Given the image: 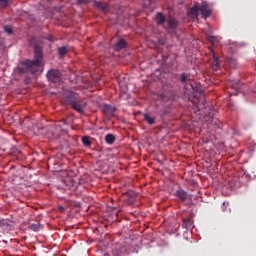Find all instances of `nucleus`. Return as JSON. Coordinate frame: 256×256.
Masks as SVG:
<instances>
[{
	"mask_svg": "<svg viewBox=\"0 0 256 256\" xmlns=\"http://www.w3.org/2000/svg\"><path fill=\"white\" fill-rule=\"evenodd\" d=\"M58 53H59V55H61V57H63V55H65L67 53V47H60L58 49Z\"/></svg>",
	"mask_w": 256,
	"mask_h": 256,
	"instance_id": "nucleus-17",
	"label": "nucleus"
},
{
	"mask_svg": "<svg viewBox=\"0 0 256 256\" xmlns=\"http://www.w3.org/2000/svg\"><path fill=\"white\" fill-rule=\"evenodd\" d=\"M176 196L181 201H185L187 199V193L183 190L176 191Z\"/></svg>",
	"mask_w": 256,
	"mask_h": 256,
	"instance_id": "nucleus-11",
	"label": "nucleus"
},
{
	"mask_svg": "<svg viewBox=\"0 0 256 256\" xmlns=\"http://www.w3.org/2000/svg\"><path fill=\"white\" fill-rule=\"evenodd\" d=\"M29 229H31V231H41V229H43V225H41V223L37 222V223H30L28 225Z\"/></svg>",
	"mask_w": 256,
	"mask_h": 256,
	"instance_id": "nucleus-9",
	"label": "nucleus"
},
{
	"mask_svg": "<svg viewBox=\"0 0 256 256\" xmlns=\"http://www.w3.org/2000/svg\"><path fill=\"white\" fill-rule=\"evenodd\" d=\"M4 31L8 33V35H11V33H13V29L11 28V26H4Z\"/></svg>",
	"mask_w": 256,
	"mask_h": 256,
	"instance_id": "nucleus-20",
	"label": "nucleus"
},
{
	"mask_svg": "<svg viewBox=\"0 0 256 256\" xmlns=\"http://www.w3.org/2000/svg\"><path fill=\"white\" fill-rule=\"evenodd\" d=\"M127 46V42L123 39H119L118 42L114 45V51H121L125 49Z\"/></svg>",
	"mask_w": 256,
	"mask_h": 256,
	"instance_id": "nucleus-6",
	"label": "nucleus"
},
{
	"mask_svg": "<svg viewBox=\"0 0 256 256\" xmlns=\"http://www.w3.org/2000/svg\"><path fill=\"white\" fill-rule=\"evenodd\" d=\"M64 209H65V208H63V207H60V210H61V211H63Z\"/></svg>",
	"mask_w": 256,
	"mask_h": 256,
	"instance_id": "nucleus-24",
	"label": "nucleus"
},
{
	"mask_svg": "<svg viewBox=\"0 0 256 256\" xmlns=\"http://www.w3.org/2000/svg\"><path fill=\"white\" fill-rule=\"evenodd\" d=\"M34 53L35 57L33 61L26 60L22 62V65H24V71H27L28 73H37L43 63V53L41 52V48L35 46Z\"/></svg>",
	"mask_w": 256,
	"mask_h": 256,
	"instance_id": "nucleus-1",
	"label": "nucleus"
},
{
	"mask_svg": "<svg viewBox=\"0 0 256 256\" xmlns=\"http://www.w3.org/2000/svg\"><path fill=\"white\" fill-rule=\"evenodd\" d=\"M144 119L148 123V125H153L155 123V118L151 117L150 114H144Z\"/></svg>",
	"mask_w": 256,
	"mask_h": 256,
	"instance_id": "nucleus-13",
	"label": "nucleus"
},
{
	"mask_svg": "<svg viewBox=\"0 0 256 256\" xmlns=\"http://www.w3.org/2000/svg\"><path fill=\"white\" fill-rule=\"evenodd\" d=\"M46 77L51 83H59V81H61V72L58 70H49Z\"/></svg>",
	"mask_w": 256,
	"mask_h": 256,
	"instance_id": "nucleus-4",
	"label": "nucleus"
},
{
	"mask_svg": "<svg viewBox=\"0 0 256 256\" xmlns=\"http://www.w3.org/2000/svg\"><path fill=\"white\" fill-rule=\"evenodd\" d=\"M79 95L73 92H69L66 96V101L69 103L75 111L78 113H83L85 111V107H87V103L85 101L77 100Z\"/></svg>",
	"mask_w": 256,
	"mask_h": 256,
	"instance_id": "nucleus-2",
	"label": "nucleus"
},
{
	"mask_svg": "<svg viewBox=\"0 0 256 256\" xmlns=\"http://www.w3.org/2000/svg\"><path fill=\"white\" fill-rule=\"evenodd\" d=\"M168 23V29H175L178 25L177 20L170 18L167 20Z\"/></svg>",
	"mask_w": 256,
	"mask_h": 256,
	"instance_id": "nucleus-12",
	"label": "nucleus"
},
{
	"mask_svg": "<svg viewBox=\"0 0 256 256\" xmlns=\"http://www.w3.org/2000/svg\"><path fill=\"white\" fill-rule=\"evenodd\" d=\"M82 143L83 145H85L86 147H89V145H91V141H89L88 137H83L82 138Z\"/></svg>",
	"mask_w": 256,
	"mask_h": 256,
	"instance_id": "nucleus-19",
	"label": "nucleus"
},
{
	"mask_svg": "<svg viewBox=\"0 0 256 256\" xmlns=\"http://www.w3.org/2000/svg\"><path fill=\"white\" fill-rule=\"evenodd\" d=\"M48 41H53V37H52V36H49V37H48Z\"/></svg>",
	"mask_w": 256,
	"mask_h": 256,
	"instance_id": "nucleus-23",
	"label": "nucleus"
},
{
	"mask_svg": "<svg viewBox=\"0 0 256 256\" xmlns=\"http://www.w3.org/2000/svg\"><path fill=\"white\" fill-rule=\"evenodd\" d=\"M182 227H184V229L191 230L195 226L193 225V220L187 219L183 221Z\"/></svg>",
	"mask_w": 256,
	"mask_h": 256,
	"instance_id": "nucleus-10",
	"label": "nucleus"
},
{
	"mask_svg": "<svg viewBox=\"0 0 256 256\" xmlns=\"http://www.w3.org/2000/svg\"><path fill=\"white\" fill-rule=\"evenodd\" d=\"M188 80H189V77L187 75H185V74L181 75V82L182 83H185V81H188Z\"/></svg>",
	"mask_w": 256,
	"mask_h": 256,
	"instance_id": "nucleus-22",
	"label": "nucleus"
},
{
	"mask_svg": "<svg viewBox=\"0 0 256 256\" xmlns=\"http://www.w3.org/2000/svg\"><path fill=\"white\" fill-rule=\"evenodd\" d=\"M103 111H104V113H106V115H114L116 109L113 106L104 105L103 106Z\"/></svg>",
	"mask_w": 256,
	"mask_h": 256,
	"instance_id": "nucleus-8",
	"label": "nucleus"
},
{
	"mask_svg": "<svg viewBox=\"0 0 256 256\" xmlns=\"http://www.w3.org/2000/svg\"><path fill=\"white\" fill-rule=\"evenodd\" d=\"M206 37L208 41H210V43H215V41H219V38H217V36H213L211 34H207Z\"/></svg>",
	"mask_w": 256,
	"mask_h": 256,
	"instance_id": "nucleus-16",
	"label": "nucleus"
},
{
	"mask_svg": "<svg viewBox=\"0 0 256 256\" xmlns=\"http://www.w3.org/2000/svg\"><path fill=\"white\" fill-rule=\"evenodd\" d=\"M199 12L204 17V19L211 17V8H209V4L207 2H202L200 6L199 4H195L190 10V16L197 18L199 16Z\"/></svg>",
	"mask_w": 256,
	"mask_h": 256,
	"instance_id": "nucleus-3",
	"label": "nucleus"
},
{
	"mask_svg": "<svg viewBox=\"0 0 256 256\" xmlns=\"http://www.w3.org/2000/svg\"><path fill=\"white\" fill-rule=\"evenodd\" d=\"M93 6L96 9H99V11H107V9L109 8V5H107V3L101 1H94Z\"/></svg>",
	"mask_w": 256,
	"mask_h": 256,
	"instance_id": "nucleus-5",
	"label": "nucleus"
},
{
	"mask_svg": "<svg viewBox=\"0 0 256 256\" xmlns=\"http://www.w3.org/2000/svg\"><path fill=\"white\" fill-rule=\"evenodd\" d=\"M78 5H87L89 3V0H76Z\"/></svg>",
	"mask_w": 256,
	"mask_h": 256,
	"instance_id": "nucleus-21",
	"label": "nucleus"
},
{
	"mask_svg": "<svg viewBox=\"0 0 256 256\" xmlns=\"http://www.w3.org/2000/svg\"><path fill=\"white\" fill-rule=\"evenodd\" d=\"M157 21L159 25H163V23H165V16H163V13L159 12L157 14Z\"/></svg>",
	"mask_w": 256,
	"mask_h": 256,
	"instance_id": "nucleus-15",
	"label": "nucleus"
},
{
	"mask_svg": "<svg viewBox=\"0 0 256 256\" xmlns=\"http://www.w3.org/2000/svg\"><path fill=\"white\" fill-rule=\"evenodd\" d=\"M213 58L211 61V67L214 71H217V69H219V58L217 57V54H215L214 52H212Z\"/></svg>",
	"mask_w": 256,
	"mask_h": 256,
	"instance_id": "nucleus-7",
	"label": "nucleus"
},
{
	"mask_svg": "<svg viewBox=\"0 0 256 256\" xmlns=\"http://www.w3.org/2000/svg\"><path fill=\"white\" fill-rule=\"evenodd\" d=\"M105 141L106 143H108V145H112V143L115 142V136L113 134H107L105 137Z\"/></svg>",
	"mask_w": 256,
	"mask_h": 256,
	"instance_id": "nucleus-14",
	"label": "nucleus"
},
{
	"mask_svg": "<svg viewBox=\"0 0 256 256\" xmlns=\"http://www.w3.org/2000/svg\"><path fill=\"white\" fill-rule=\"evenodd\" d=\"M11 4V0H0V5L2 7H8Z\"/></svg>",
	"mask_w": 256,
	"mask_h": 256,
	"instance_id": "nucleus-18",
	"label": "nucleus"
}]
</instances>
